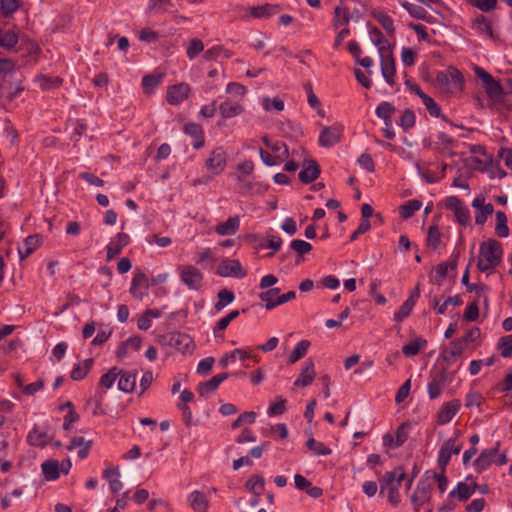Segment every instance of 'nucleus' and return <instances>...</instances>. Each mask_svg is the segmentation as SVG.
<instances>
[{
	"mask_svg": "<svg viewBox=\"0 0 512 512\" xmlns=\"http://www.w3.org/2000/svg\"><path fill=\"white\" fill-rule=\"evenodd\" d=\"M150 279L141 269L136 268L131 280L129 293L136 300H143L149 294Z\"/></svg>",
	"mask_w": 512,
	"mask_h": 512,
	"instance_id": "20",
	"label": "nucleus"
},
{
	"mask_svg": "<svg viewBox=\"0 0 512 512\" xmlns=\"http://www.w3.org/2000/svg\"><path fill=\"white\" fill-rule=\"evenodd\" d=\"M173 340L175 349L182 354L192 353L195 349V343L193 339L185 333H178L176 337L173 338Z\"/></svg>",
	"mask_w": 512,
	"mask_h": 512,
	"instance_id": "51",
	"label": "nucleus"
},
{
	"mask_svg": "<svg viewBox=\"0 0 512 512\" xmlns=\"http://www.w3.org/2000/svg\"><path fill=\"white\" fill-rule=\"evenodd\" d=\"M93 444V440H85L82 436H75L70 440L66 449L68 451H73L74 449L79 448L77 451L78 457L81 460H84L88 457Z\"/></svg>",
	"mask_w": 512,
	"mask_h": 512,
	"instance_id": "39",
	"label": "nucleus"
},
{
	"mask_svg": "<svg viewBox=\"0 0 512 512\" xmlns=\"http://www.w3.org/2000/svg\"><path fill=\"white\" fill-rule=\"evenodd\" d=\"M279 293H280L279 288H271V289L259 294V298L262 302L265 303V308L267 310H271V309L279 306V298H280Z\"/></svg>",
	"mask_w": 512,
	"mask_h": 512,
	"instance_id": "58",
	"label": "nucleus"
},
{
	"mask_svg": "<svg viewBox=\"0 0 512 512\" xmlns=\"http://www.w3.org/2000/svg\"><path fill=\"white\" fill-rule=\"evenodd\" d=\"M463 304L462 296L457 294L454 296H434L431 300V307L438 315H444L449 307H458Z\"/></svg>",
	"mask_w": 512,
	"mask_h": 512,
	"instance_id": "26",
	"label": "nucleus"
},
{
	"mask_svg": "<svg viewBox=\"0 0 512 512\" xmlns=\"http://www.w3.org/2000/svg\"><path fill=\"white\" fill-rule=\"evenodd\" d=\"M444 207L453 213L454 222L465 229L471 224V213L464 201L458 196H448L443 200Z\"/></svg>",
	"mask_w": 512,
	"mask_h": 512,
	"instance_id": "6",
	"label": "nucleus"
},
{
	"mask_svg": "<svg viewBox=\"0 0 512 512\" xmlns=\"http://www.w3.org/2000/svg\"><path fill=\"white\" fill-rule=\"evenodd\" d=\"M27 443L33 447L44 448L49 443L48 434L39 427L34 426L27 434Z\"/></svg>",
	"mask_w": 512,
	"mask_h": 512,
	"instance_id": "46",
	"label": "nucleus"
},
{
	"mask_svg": "<svg viewBox=\"0 0 512 512\" xmlns=\"http://www.w3.org/2000/svg\"><path fill=\"white\" fill-rule=\"evenodd\" d=\"M131 242L130 236L127 233L119 232L111 238L110 242L106 245V260L109 262L118 255L122 250Z\"/></svg>",
	"mask_w": 512,
	"mask_h": 512,
	"instance_id": "24",
	"label": "nucleus"
},
{
	"mask_svg": "<svg viewBox=\"0 0 512 512\" xmlns=\"http://www.w3.org/2000/svg\"><path fill=\"white\" fill-rule=\"evenodd\" d=\"M282 239L278 235H268L264 240L259 243L261 249L270 248L272 251L268 253L269 257L274 256L282 246Z\"/></svg>",
	"mask_w": 512,
	"mask_h": 512,
	"instance_id": "60",
	"label": "nucleus"
},
{
	"mask_svg": "<svg viewBox=\"0 0 512 512\" xmlns=\"http://www.w3.org/2000/svg\"><path fill=\"white\" fill-rule=\"evenodd\" d=\"M428 342L422 336L415 337L409 343L402 346V353L405 357H413L427 348Z\"/></svg>",
	"mask_w": 512,
	"mask_h": 512,
	"instance_id": "47",
	"label": "nucleus"
},
{
	"mask_svg": "<svg viewBox=\"0 0 512 512\" xmlns=\"http://www.w3.org/2000/svg\"><path fill=\"white\" fill-rule=\"evenodd\" d=\"M406 477L404 467L399 465L387 471L380 480V492L387 494L388 502L393 507H397L401 502L400 488Z\"/></svg>",
	"mask_w": 512,
	"mask_h": 512,
	"instance_id": "2",
	"label": "nucleus"
},
{
	"mask_svg": "<svg viewBox=\"0 0 512 512\" xmlns=\"http://www.w3.org/2000/svg\"><path fill=\"white\" fill-rule=\"evenodd\" d=\"M310 341L303 339L299 341L288 356V363L294 364L304 358L310 348Z\"/></svg>",
	"mask_w": 512,
	"mask_h": 512,
	"instance_id": "57",
	"label": "nucleus"
},
{
	"mask_svg": "<svg viewBox=\"0 0 512 512\" xmlns=\"http://www.w3.org/2000/svg\"><path fill=\"white\" fill-rule=\"evenodd\" d=\"M411 428L412 423L405 421L397 427L395 434H384L382 437L383 447L386 450H395L401 447L408 440Z\"/></svg>",
	"mask_w": 512,
	"mask_h": 512,
	"instance_id": "13",
	"label": "nucleus"
},
{
	"mask_svg": "<svg viewBox=\"0 0 512 512\" xmlns=\"http://www.w3.org/2000/svg\"><path fill=\"white\" fill-rule=\"evenodd\" d=\"M465 340L457 338L449 343V346L442 351L443 359L448 363L457 361L465 350Z\"/></svg>",
	"mask_w": 512,
	"mask_h": 512,
	"instance_id": "38",
	"label": "nucleus"
},
{
	"mask_svg": "<svg viewBox=\"0 0 512 512\" xmlns=\"http://www.w3.org/2000/svg\"><path fill=\"white\" fill-rule=\"evenodd\" d=\"M457 147V140L445 132H438L428 144V148L436 155L445 158L455 156Z\"/></svg>",
	"mask_w": 512,
	"mask_h": 512,
	"instance_id": "8",
	"label": "nucleus"
},
{
	"mask_svg": "<svg viewBox=\"0 0 512 512\" xmlns=\"http://www.w3.org/2000/svg\"><path fill=\"white\" fill-rule=\"evenodd\" d=\"M474 209V222L477 226H484L489 217L494 213V206L492 203L487 202L484 195H477L471 203Z\"/></svg>",
	"mask_w": 512,
	"mask_h": 512,
	"instance_id": "21",
	"label": "nucleus"
},
{
	"mask_svg": "<svg viewBox=\"0 0 512 512\" xmlns=\"http://www.w3.org/2000/svg\"><path fill=\"white\" fill-rule=\"evenodd\" d=\"M303 88L307 94V102H308L309 106L312 109H314L320 117H324L325 112L322 108L321 101L319 100L317 95L314 93L312 84L310 82H307L303 85Z\"/></svg>",
	"mask_w": 512,
	"mask_h": 512,
	"instance_id": "55",
	"label": "nucleus"
},
{
	"mask_svg": "<svg viewBox=\"0 0 512 512\" xmlns=\"http://www.w3.org/2000/svg\"><path fill=\"white\" fill-rule=\"evenodd\" d=\"M121 373V369H119L118 367H112L111 369L108 370L107 373L103 374L100 379H99V387L104 389V390H108L110 389L116 379L118 378L119 374Z\"/></svg>",
	"mask_w": 512,
	"mask_h": 512,
	"instance_id": "63",
	"label": "nucleus"
},
{
	"mask_svg": "<svg viewBox=\"0 0 512 512\" xmlns=\"http://www.w3.org/2000/svg\"><path fill=\"white\" fill-rule=\"evenodd\" d=\"M245 112V106L242 101L227 97L219 105V113L223 119H231L242 115Z\"/></svg>",
	"mask_w": 512,
	"mask_h": 512,
	"instance_id": "27",
	"label": "nucleus"
},
{
	"mask_svg": "<svg viewBox=\"0 0 512 512\" xmlns=\"http://www.w3.org/2000/svg\"><path fill=\"white\" fill-rule=\"evenodd\" d=\"M371 16L385 30L388 37L395 40L396 27L393 18L384 10L377 8L371 11Z\"/></svg>",
	"mask_w": 512,
	"mask_h": 512,
	"instance_id": "36",
	"label": "nucleus"
},
{
	"mask_svg": "<svg viewBox=\"0 0 512 512\" xmlns=\"http://www.w3.org/2000/svg\"><path fill=\"white\" fill-rule=\"evenodd\" d=\"M42 245V236L39 234L29 235L24 239L22 248H19L20 259H26Z\"/></svg>",
	"mask_w": 512,
	"mask_h": 512,
	"instance_id": "43",
	"label": "nucleus"
},
{
	"mask_svg": "<svg viewBox=\"0 0 512 512\" xmlns=\"http://www.w3.org/2000/svg\"><path fill=\"white\" fill-rule=\"evenodd\" d=\"M240 228V217L238 215L229 217L225 222L215 226V232L219 236H231L237 233Z\"/></svg>",
	"mask_w": 512,
	"mask_h": 512,
	"instance_id": "44",
	"label": "nucleus"
},
{
	"mask_svg": "<svg viewBox=\"0 0 512 512\" xmlns=\"http://www.w3.org/2000/svg\"><path fill=\"white\" fill-rule=\"evenodd\" d=\"M228 378V373H220L205 382L199 383L197 392L201 397L208 396L218 389L220 384Z\"/></svg>",
	"mask_w": 512,
	"mask_h": 512,
	"instance_id": "41",
	"label": "nucleus"
},
{
	"mask_svg": "<svg viewBox=\"0 0 512 512\" xmlns=\"http://www.w3.org/2000/svg\"><path fill=\"white\" fill-rule=\"evenodd\" d=\"M281 10L279 4L265 3L259 6L240 7V18L245 21L251 19H266L274 16Z\"/></svg>",
	"mask_w": 512,
	"mask_h": 512,
	"instance_id": "12",
	"label": "nucleus"
},
{
	"mask_svg": "<svg viewBox=\"0 0 512 512\" xmlns=\"http://www.w3.org/2000/svg\"><path fill=\"white\" fill-rule=\"evenodd\" d=\"M350 21V12L348 7L338 5L334 9L332 24L335 29L348 27Z\"/></svg>",
	"mask_w": 512,
	"mask_h": 512,
	"instance_id": "52",
	"label": "nucleus"
},
{
	"mask_svg": "<svg viewBox=\"0 0 512 512\" xmlns=\"http://www.w3.org/2000/svg\"><path fill=\"white\" fill-rule=\"evenodd\" d=\"M504 248L495 238H488L479 244L476 268L480 273L491 275L502 264Z\"/></svg>",
	"mask_w": 512,
	"mask_h": 512,
	"instance_id": "1",
	"label": "nucleus"
},
{
	"mask_svg": "<svg viewBox=\"0 0 512 512\" xmlns=\"http://www.w3.org/2000/svg\"><path fill=\"white\" fill-rule=\"evenodd\" d=\"M436 83L443 92L456 95L463 92L465 81L458 68L449 66L436 74Z\"/></svg>",
	"mask_w": 512,
	"mask_h": 512,
	"instance_id": "3",
	"label": "nucleus"
},
{
	"mask_svg": "<svg viewBox=\"0 0 512 512\" xmlns=\"http://www.w3.org/2000/svg\"><path fill=\"white\" fill-rule=\"evenodd\" d=\"M420 297V290L416 287L413 291H411L408 298L404 301V303L399 307V309L394 313V320L396 322H402L404 319L410 316L413 311L414 306L416 305L417 300Z\"/></svg>",
	"mask_w": 512,
	"mask_h": 512,
	"instance_id": "33",
	"label": "nucleus"
},
{
	"mask_svg": "<svg viewBox=\"0 0 512 512\" xmlns=\"http://www.w3.org/2000/svg\"><path fill=\"white\" fill-rule=\"evenodd\" d=\"M57 410L59 412L66 411V414L63 417L62 424V428L64 431L72 430L74 424L80 420V415L76 411L75 405L71 401H66L58 405Z\"/></svg>",
	"mask_w": 512,
	"mask_h": 512,
	"instance_id": "34",
	"label": "nucleus"
},
{
	"mask_svg": "<svg viewBox=\"0 0 512 512\" xmlns=\"http://www.w3.org/2000/svg\"><path fill=\"white\" fill-rule=\"evenodd\" d=\"M395 111L396 108L392 103L388 101H382L376 107L375 114L384 122H391L392 116L395 113Z\"/></svg>",
	"mask_w": 512,
	"mask_h": 512,
	"instance_id": "61",
	"label": "nucleus"
},
{
	"mask_svg": "<svg viewBox=\"0 0 512 512\" xmlns=\"http://www.w3.org/2000/svg\"><path fill=\"white\" fill-rule=\"evenodd\" d=\"M476 487L477 483L475 481H472L471 483L464 481L458 482L448 494L447 505L449 506V509L451 510L455 508L456 502L468 501L475 493Z\"/></svg>",
	"mask_w": 512,
	"mask_h": 512,
	"instance_id": "17",
	"label": "nucleus"
},
{
	"mask_svg": "<svg viewBox=\"0 0 512 512\" xmlns=\"http://www.w3.org/2000/svg\"><path fill=\"white\" fill-rule=\"evenodd\" d=\"M381 74L385 82L394 87L397 83L396 61L394 55L380 58Z\"/></svg>",
	"mask_w": 512,
	"mask_h": 512,
	"instance_id": "32",
	"label": "nucleus"
},
{
	"mask_svg": "<svg viewBox=\"0 0 512 512\" xmlns=\"http://www.w3.org/2000/svg\"><path fill=\"white\" fill-rule=\"evenodd\" d=\"M460 434L459 430H455L453 437L448 438L441 445L437 454V466L440 470H447L452 455H458L461 452L463 445L459 442Z\"/></svg>",
	"mask_w": 512,
	"mask_h": 512,
	"instance_id": "7",
	"label": "nucleus"
},
{
	"mask_svg": "<svg viewBox=\"0 0 512 512\" xmlns=\"http://www.w3.org/2000/svg\"><path fill=\"white\" fill-rule=\"evenodd\" d=\"M449 236L444 233L438 221L432 220L426 230L425 246L429 250L438 251L446 246Z\"/></svg>",
	"mask_w": 512,
	"mask_h": 512,
	"instance_id": "14",
	"label": "nucleus"
},
{
	"mask_svg": "<svg viewBox=\"0 0 512 512\" xmlns=\"http://www.w3.org/2000/svg\"><path fill=\"white\" fill-rule=\"evenodd\" d=\"M205 168L213 176L222 174L227 167V153L222 146L211 150L205 159Z\"/></svg>",
	"mask_w": 512,
	"mask_h": 512,
	"instance_id": "18",
	"label": "nucleus"
},
{
	"mask_svg": "<svg viewBox=\"0 0 512 512\" xmlns=\"http://www.w3.org/2000/svg\"><path fill=\"white\" fill-rule=\"evenodd\" d=\"M177 272L180 281L190 290L199 291L204 282L203 273L194 265H179Z\"/></svg>",
	"mask_w": 512,
	"mask_h": 512,
	"instance_id": "9",
	"label": "nucleus"
},
{
	"mask_svg": "<svg viewBox=\"0 0 512 512\" xmlns=\"http://www.w3.org/2000/svg\"><path fill=\"white\" fill-rule=\"evenodd\" d=\"M497 351L503 358L512 357V333L502 336L497 342Z\"/></svg>",
	"mask_w": 512,
	"mask_h": 512,
	"instance_id": "64",
	"label": "nucleus"
},
{
	"mask_svg": "<svg viewBox=\"0 0 512 512\" xmlns=\"http://www.w3.org/2000/svg\"><path fill=\"white\" fill-rule=\"evenodd\" d=\"M192 95V87L187 82H180L167 87L165 100L171 106H179Z\"/></svg>",
	"mask_w": 512,
	"mask_h": 512,
	"instance_id": "19",
	"label": "nucleus"
},
{
	"mask_svg": "<svg viewBox=\"0 0 512 512\" xmlns=\"http://www.w3.org/2000/svg\"><path fill=\"white\" fill-rule=\"evenodd\" d=\"M239 314L240 313L238 310H232L227 315L219 319L212 328L214 337L223 340L225 337L224 332L226 328L233 320L239 316Z\"/></svg>",
	"mask_w": 512,
	"mask_h": 512,
	"instance_id": "45",
	"label": "nucleus"
},
{
	"mask_svg": "<svg viewBox=\"0 0 512 512\" xmlns=\"http://www.w3.org/2000/svg\"><path fill=\"white\" fill-rule=\"evenodd\" d=\"M474 72L476 76L483 81L485 92L489 99L493 102H502L505 92L501 84L496 81L491 74L479 66L475 67Z\"/></svg>",
	"mask_w": 512,
	"mask_h": 512,
	"instance_id": "11",
	"label": "nucleus"
},
{
	"mask_svg": "<svg viewBox=\"0 0 512 512\" xmlns=\"http://www.w3.org/2000/svg\"><path fill=\"white\" fill-rule=\"evenodd\" d=\"M164 72H154L143 76L141 81V87L143 93L147 96H151L155 93L156 89L160 86L165 78Z\"/></svg>",
	"mask_w": 512,
	"mask_h": 512,
	"instance_id": "37",
	"label": "nucleus"
},
{
	"mask_svg": "<svg viewBox=\"0 0 512 512\" xmlns=\"http://www.w3.org/2000/svg\"><path fill=\"white\" fill-rule=\"evenodd\" d=\"M494 233L499 238H507L510 235L508 217L504 211L498 210L495 212Z\"/></svg>",
	"mask_w": 512,
	"mask_h": 512,
	"instance_id": "48",
	"label": "nucleus"
},
{
	"mask_svg": "<svg viewBox=\"0 0 512 512\" xmlns=\"http://www.w3.org/2000/svg\"><path fill=\"white\" fill-rule=\"evenodd\" d=\"M345 127L340 122H335L330 126L321 129L318 137V144L324 148H330L342 141Z\"/></svg>",
	"mask_w": 512,
	"mask_h": 512,
	"instance_id": "16",
	"label": "nucleus"
},
{
	"mask_svg": "<svg viewBox=\"0 0 512 512\" xmlns=\"http://www.w3.org/2000/svg\"><path fill=\"white\" fill-rule=\"evenodd\" d=\"M445 382L446 379L444 374H437L432 377L427 385V391L430 399H436L441 395L445 387Z\"/></svg>",
	"mask_w": 512,
	"mask_h": 512,
	"instance_id": "53",
	"label": "nucleus"
},
{
	"mask_svg": "<svg viewBox=\"0 0 512 512\" xmlns=\"http://www.w3.org/2000/svg\"><path fill=\"white\" fill-rule=\"evenodd\" d=\"M161 317V312L158 309L145 310L137 320V327L139 330L147 331L152 326V319Z\"/></svg>",
	"mask_w": 512,
	"mask_h": 512,
	"instance_id": "56",
	"label": "nucleus"
},
{
	"mask_svg": "<svg viewBox=\"0 0 512 512\" xmlns=\"http://www.w3.org/2000/svg\"><path fill=\"white\" fill-rule=\"evenodd\" d=\"M295 487L300 490L306 492L310 497L317 499L323 495V489L319 486H313L311 481L306 479L301 474H295L294 476Z\"/></svg>",
	"mask_w": 512,
	"mask_h": 512,
	"instance_id": "40",
	"label": "nucleus"
},
{
	"mask_svg": "<svg viewBox=\"0 0 512 512\" xmlns=\"http://www.w3.org/2000/svg\"><path fill=\"white\" fill-rule=\"evenodd\" d=\"M422 207V202L417 199H411L399 206V214L403 219L411 218Z\"/></svg>",
	"mask_w": 512,
	"mask_h": 512,
	"instance_id": "59",
	"label": "nucleus"
},
{
	"mask_svg": "<svg viewBox=\"0 0 512 512\" xmlns=\"http://www.w3.org/2000/svg\"><path fill=\"white\" fill-rule=\"evenodd\" d=\"M72 468V462L69 457L58 462L55 459H48L41 464L43 477L47 481H56L61 474L67 475Z\"/></svg>",
	"mask_w": 512,
	"mask_h": 512,
	"instance_id": "10",
	"label": "nucleus"
},
{
	"mask_svg": "<svg viewBox=\"0 0 512 512\" xmlns=\"http://www.w3.org/2000/svg\"><path fill=\"white\" fill-rule=\"evenodd\" d=\"M183 132L192 139V146L198 150L205 145V132L203 127L196 122H187L183 126Z\"/></svg>",
	"mask_w": 512,
	"mask_h": 512,
	"instance_id": "31",
	"label": "nucleus"
},
{
	"mask_svg": "<svg viewBox=\"0 0 512 512\" xmlns=\"http://www.w3.org/2000/svg\"><path fill=\"white\" fill-rule=\"evenodd\" d=\"M233 55V51L225 48L223 45H215L204 52L203 58L207 61H215L218 58L229 59Z\"/></svg>",
	"mask_w": 512,
	"mask_h": 512,
	"instance_id": "54",
	"label": "nucleus"
},
{
	"mask_svg": "<svg viewBox=\"0 0 512 512\" xmlns=\"http://www.w3.org/2000/svg\"><path fill=\"white\" fill-rule=\"evenodd\" d=\"M501 442L497 441L494 447L483 449L474 461L475 470L479 473L486 471L493 464L504 466L508 463L507 451L500 452Z\"/></svg>",
	"mask_w": 512,
	"mask_h": 512,
	"instance_id": "4",
	"label": "nucleus"
},
{
	"mask_svg": "<svg viewBox=\"0 0 512 512\" xmlns=\"http://www.w3.org/2000/svg\"><path fill=\"white\" fill-rule=\"evenodd\" d=\"M316 377L315 364L311 359L305 361L299 376L293 383L294 388H304L311 385Z\"/></svg>",
	"mask_w": 512,
	"mask_h": 512,
	"instance_id": "30",
	"label": "nucleus"
},
{
	"mask_svg": "<svg viewBox=\"0 0 512 512\" xmlns=\"http://www.w3.org/2000/svg\"><path fill=\"white\" fill-rule=\"evenodd\" d=\"M217 274L221 277L244 278L247 272L238 260L224 259L217 267Z\"/></svg>",
	"mask_w": 512,
	"mask_h": 512,
	"instance_id": "25",
	"label": "nucleus"
},
{
	"mask_svg": "<svg viewBox=\"0 0 512 512\" xmlns=\"http://www.w3.org/2000/svg\"><path fill=\"white\" fill-rule=\"evenodd\" d=\"M118 377V389L124 393H132L136 387V374L121 370Z\"/></svg>",
	"mask_w": 512,
	"mask_h": 512,
	"instance_id": "50",
	"label": "nucleus"
},
{
	"mask_svg": "<svg viewBox=\"0 0 512 512\" xmlns=\"http://www.w3.org/2000/svg\"><path fill=\"white\" fill-rule=\"evenodd\" d=\"M321 173L320 165L314 159L305 160L301 171L299 172V180L304 184L315 181Z\"/></svg>",
	"mask_w": 512,
	"mask_h": 512,
	"instance_id": "35",
	"label": "nucleus"
},
{
	"mask_svg": "<svg viewBox=\"0 0 512 512\" xmlns=\"http://www.w3.org/2000/svg\"><path fill=\"white\" fill-rule=\"evenodd\" d=\"M262 141L267 149L261 148L259 154L267 166L280 165L289 157L288 147L283 141L270 142L267 136H263Z\"/></svg>",
	"mask_w": 512,
	"mask_h": 512,
	"instance_id": "5",
	"label": "nucleus"
},
{
	"mask_svg": "<svg viewBox=\"0 0 512 512\" xmlns=\"http://www.w3.org/2000/svg\"><path fill=\"white\" fill-rule=\"evenodd\" d=\"M461 406L462 404L459 399H452L448 402L443 403L436 414L437 425L442 426L451 422L452 419L460 411Z\"/></svg>",
	"mask_w": 512,
	"mask_h": 512,
	"instance_id": "23",
	"label": "nucleus"
},
{
	"mask_svg": "<svg viewBox=\"0 0 512 512\" xmlns=\"http://www.w3.org/2000/svg\"><path fill=\"white\" fill-rule=\"evenodd\" d=\"M188 502L194 512H208L210 502L208 496L199 490L192 491L188 495Z\"/></svg>",
	"mask_w": 512,
	"mask_h": 512,
	"instance_id": "42",
	"label": "nucleus"
},
{
	"mask_svg": "<svg viewBox=\"0 0 512 512\" xmlns=\"http://www.w3.org/2000/svg\"><path fill=\"white\" fill-rule=\"evenodd\" d=\"M405 85L414 94H416L421 100L430 116L438 118L441 116L442 110L438 103L429 95L424 93L421 87L413 82V80L404 73Z\"/></svg>",
	"mask_w": 512,
	"mask_h": 512,
	"instance_id": "15",
	"label": "nucleus"
},
{
	"mask_svg": "<svg viewBox=\"0 0 512 512\" xmlns=\"http://www.w3.org/2000/svg\"><path fill=\"white\" fill-rule=\"evenodd\" d=\"M237 359L241 361H245L247 359H252L256 363L260 361V357L253 352L251 347L247 348H236L232 350L230 353H226L220 359V364L222 366H226L229 363L235 362Z\"/></svg>",
	"mask_w": 512,
	"mask_h": 512,
	"instance_id": "28",
	"label": "nucleus"
},
{
	"mask_svg": "<svg viewBox=\"0 0 512 512\" xmlns=\"http://www.w3.org/2000/svg\"><path fill=\"white\" fill-rule=\"evenodd\" d=\"M93 363V359L89 358L74 364L70 372V378L74 381L83 380L92 369Z\"/></svg>",
	"mask_w": 512,
	"mask_h": 512,
	"instance_id": "49",
	"label": "nucleus"
},
{
	"mask_svg": "<svg viewBox=\"0 0 512 512\" xmlns=\"http://www.w3.org/2000/svg\"><path fill=\"white\" fill-rule=\"evenodd\" d=\"M36 81L39 83V86L43 91L58 88L63 84V79L61 77H53L43 74L37 76Z\"/></svg>",
	"mask_w": 512,
	"mask_h": 512,
	"instance_id": "62",
	"label": "nucleus"
},
{
	"mask_svg": "<svg viewBox=\"0 0 512 512\" xmlns=\"http://www.w3.org/2000/svg\"><path fill=\"white\" fill-rule=\"evenodd\" d=\"M432 498V486L427 480H419L412 495L411 504L415 512H419L420 509L429 504Z\"/></svg>",
	"mask_w": 512,
	"mask_h": 512,
	"instance_id": "22",
	"label": "nucleus"
},
{
	"mask_svg": "<svg viewBox=\"0 0 512 512\" xmlns=\"http://www.w3.org/2000/svg\"><path fill=\"white\" fill-rule=\"evenodd\" d=\"M102 477L108 482L112 494L119 493L123 488L120 468L117 465L109 464L102 472Z\"/></svg>",
	"mask_w": 512,
	"mask_h": 512,
	"instance_id": "29",
	"label": "nucleus"
}]
</instances>
